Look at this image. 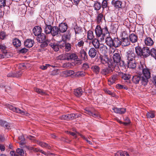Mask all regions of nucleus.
Segmentation results:
<instances>
[{
  "instance_id": "obj_3",
  "label": "nucleus",
  "mask_w": 156,
  "mask_h": 156,
  "mask_svg": "<svg viewBox=\"0 0 156 156\" xmlns=\"http://www.w3.org/2000/svg\"><path fill=\"white\" fill-rule=\"evenodd\" d=\"M138 68L140 71H142L143 75L145 78H150L151 73L149 69L147 68L144 63L141 62L139 65Z\"/></svg>"
},
{
  "instance_id": "obj_45",
  "label": "nucleus",
  "mask_w": 156,
  "mask_h": 156,
  "mask_svg": "<svg viewBox=\"0 0 156 156\" xmlns=\"http://www.w3.org/2000/svg\"><path fill=\"white\" fill-rule=\"evenodd\" d=\"M38 144L42 147H45L48 149L51 148L50 146L48 144L45 143L39 142H38Z\"/></svg>"
},
{
  "instance_id": "obj_44",
  "label": "nucleus",
  "mask_w": 156,
  "mask_h": 156,
  "mask_svg": "<svg viewBox=\"0 0 156 156\" xmlns=\"http://www.w3.org/2000/svg\"><path fill=\"white\" fill-rule=\"evenodd\" d=\"M94 7L95 10H98L101 8V4L100 2H96L94 4Z\"/></svg>"
},
{
  "instance_id": "obj_36",
  "label": "nucleus",
  "mask_w": 156,
  "mask_h": 156,
  "mask_svg": "<svg viewBox=\"0 0 156 156\" xmlns=\"http://www.w3.org/2000/svg\"><path fill=\"white\" fill-rule=\"evenodd\" d=\"M87 37L89 40H92L94 38L93 32L92 30H89L87 32Z\"/></svg>"
},
{
  "instance_id": "obj_19",
  "label": "nucleus",
  "mask_w": 156,
  "mask_h": 156,
  "mask_svg": "<svg viewBox=\"0 0 156 156\" xmlns=\"http://www.w3.org/2000/svg\"><path fill=\"white\" fill-rule=\"evenodd\" d=\"M103 34L106 36L105 42L106 41L107 38L111 37H110V34L108 31L107 27L106 26L104 28H102Z\"/></svg>"
},
{
  "instance_id": "obj_16",
  "label": "nucleus",
  "mask_w": 156,
  "mask_h": 156,
  "mask_svg": "<svg viewBox=\"0 0 156 156\" xmlns=\"http://www.w3.org/2000/svg\"><path fill=\"white\" fill-rule=\"evenodd\" d=\"M112 110L115 112L119 114L124 113L126 110V108H118L116 107L113 108Z\"/></svg>"
},
{
  "instance_id": "obj_23",
  "label": "nucleus",
  "mask_w": 156,
  "mask_h": 156,
  "mask_svg": "<svg viewBox=\"0 0 156 156\" xmlns=\"http://www.w3.org/2000/svg\"><path fill=\"white\" fill-rule=\"evenodd\" d=\"M49 46L55 51H58L59 49V47L58 43H50Z\"/></svg>"
},
{
  "instance_id": "obj_38",
  "label": "nucleus",
  "mask_w": 156,
  "mask_h": 156,
  "mask_svg": "<svg viewBox=\"0 0 156 156\" xmlns=\"http://www.w3.org/2000/svg\"><path fill=\"white\" fill-rule=\"evenodd\" d=\"M53 20L52 18L50 19L48 18L47 19L46 21H45L44 23L46 25L51 26L53 24Z\"/></svg>"
},
{
  "instance_id": "obj_56",
  "label": "nucleus",
  "mask_w": 156,
  "mask_h": 156,
  "mask_svg": "<svg viewBox=\"0 0 156 156\" xmlns=\"http://www.w3.org/2000/svg\"><path fill=\"white\" fill-rule=\"evenodd\" d=\"M82 69L84 70H88L89 68V64L87 63H83L82 65Z\"/></svg>"
},
{
  "instance_id": "obj_7",
  "label": "nucleus",
  "mask_w": 156,
  "mask_h": 156,
  "mask_svg": "<svg viewBox=\"0 0 156 156\" xmlns=\"http://www.w3.org/2000/svg\"><path fill=\"white\" fill-rule=\"evenodd\" d=\"M134 78V76L131 75L129 73H123L116 72L112 76V78Z\"/></svg>"
},
{
  "instance_id": "obj_48",
  "label": "nucleus",
  "mask_w": 156,
  "mask_h": 156,
  "mask_svg": "<svg viewBox=\"0 0 156 156\" xmlns=\"http://www.w3.org/2000/svg\"><path fill=\"white\" fill-rule=\"evenodd\" d=\"M64 48L66 51L67 52L71 50V44L66 42Z\"/></svg>"
},
{
  "instance_id": "obj_60",
  "label": "nucleus",
  "mask_w": 156,
  "mask_h": 156,
  "mask_svg": "<svg viewBox=\"0 0 156 156\" xmlns=\"http://www.w3.org/2000/svg\"><path fill=\"white\" fill-rule=\"evenodd\" d=\"M99 37H96L98 38V39L101 41H104L105 38V36L103 34L100 35Z\"/></svg>"
},
{
  "instance_id": "obj_4",
  "label": "nucleus",
  "mask_w": 156,
  "mask_h": 156,
  "mask_svg": "<svg viewBox=\"0 0 156 156\" xmlns=\"http://www.w3.org/2000/svg\"><path fill=\"white\" fill-rule=\"evenodd\" d=\"M100 58L101 62L105 66H108L109 68H112V67L115 66V63H113L112 60H109L108 58L106 56H100Z\"/></svg>"
},
{
  "instance_id": "obj_30",
  "label": "nucleus",
  "mask_w": 156,
  "mask_h": 156,
  "mask_svg": "<svg viewBox=\"0 0 156 156\" xmlns=\"http://www.w3.org/2000/svg\"><path fill=\"white\" fill-rule=\"evenodd\" d=\"M13 44L16 47H18L21 45V42L20 40L17 38H15L13 40Z\"/></svg>"
},
{
  "instance_id": "obj_2",
  "label": "nucleus",
  "mask_w": 156,
  "mask_h": 156,
  "mask_svg": "<svg viewBox=\"0 0 156 156\" xmlns=\"http://www.w3.org/2000/svg\"><path fill=\"white\" fill-rule=\"evenodd\" d=\"M106 44L110 47H118L121 45V43L120 39L118 37H115L112 39L111 37L107 38Z\"/></svg>"
},
{
  "instance_id": "obj_13",
  "label": "nucleus",
  "mask_w": 156,
  "mask_h": 156,
  "mask_svg": "<svg viewBox=\"0 0 156 156\" xmlns=\"http://www.w3.org/2000/svg\"><path fill=\"white\" fill-rule=\"evenodd\" d=\"M144 42L146 45L151 46L154 44L153 40L149 37H146L144 40Z\"/></svg>"
},
{
  "instance_id": "obj_1",
  "label": "nucleus",
  "mask_w": 156,
  "mask_h": 156,
  "mask_svg": "<svg viewBox=\"0 0 156 156\" xmlns=\"http://www.w3.org/2000/svg\"><path fill=\"white\" fill-rule=\"evenodd\" d=\"M135 50L136 53L138 56L147 58L150 55V48L144 46L141 48L140 47L137 46Z\"/></svg>"
},
{
  "instance_id": "obj_15",
  "label": "nucleus",
  "mask_w": 156,
  "mask_h": 156,
  "mask_svg": "<svg viewBox=\"0 0 156 156\" xmlns=\"http://www.w3.org/2000/svg\"><path fill=\"white\" fill-rule=\"evenodd\" d=\"M34 43V41L31 39H27L24 42V45L27 48L31 47Z\"/></svg>"
},
{
  "instance_id": "obj_6",
  "label": "nucleus",
  "mask_w": 156,
  "mask_h": 156,
  "mask_svg": "<svg viewBox=\"0 0 156 156\" xmlns=\"http://www.w3.org/2000/svg\"><path fill=\"white\" fill-rule=\"evenodd\" d=\"M112 57L113 59V62L115 63V66L112 67V68L116 69V70H119V68L118 64L121 59V56L119 53H114Z\"/></svg>"
},
{
  "instance_id": "obj_43",
  "label": "nucleus",
  "mask_w": 156,
  "mask_h": 156,
  "mask_svg": "<svg viewBox=\"0 0 156 156\" xmlns=\"http://www.w3.org/2000/svg\"><path fill=\"white\" fill-rule=\"evenodd\" d=\"M91 69L93 72L96 73H98L100 70V68L97 65L92 66L91 67Z\"/></svg>"
},
{
  "instance_id": "obj_39",
  "label": "nucleus",
  "mask_w": 156,
  "mask_h": 156,
  "mask_svg": "<svg viewBox=\"0 0 156 156\" xmlns=\"http://www.w3.org/2000/svg\"><path fill=\"white\" fill-rule=\"evenodd\" d=\"M52 27L51 26H47L45 25L44 28V32L46 34L51 33Z\"/></svg>"
},
{
  "instance_id": "obj_28",
  "label": "nucleus",
  "mask_w": 156,
  "mask_h": 156,
  "mask_svg": "<svg viewBox=\"0 0 156 156\" xmlns=\"http://www.w3.org/2000/svg\"><path fill=\"white\" fill-rule=\"evenodd\" d=\"M128 67L131 69H134L136 67V64L135 60L127 61Z\"/></svg>"
},
{
  "instance_id": "obj_59",
  "label": "nucleus",
  "mask_w": 156,
  "mask_h": 156,
  "mask_svg": "<svg viewBox=\"0 0 156 156\" xmlns=\"http://www.w3.org/2000/svg\"><path fill=\"white\" fill-rule=\"evenodd\" d=\"M6 5L5 0H0V7H4Z\"/></svg>"
},
{
  "instance_id": "obj_5",
  "label": "nucleus",
  "mask_w": 156,
  "mask_h": 156,
  "mask_svg": "<svg viewBox=\"0 0 156 156\" xmlns=\"http://www.w3.org/2000/svg\"><path fill=\"white\" fill-rule=\"evenodd\" d=\"M6 105L7 108L13 112L27 116H29L30 115V114L25 110H22L18 108L13 107L9 104H7Z\"/></svg>"
},
{
  "instance_id": "obj_58",
  "label": "nucleus",
  "mask_w": 156,
  "mask_h": 156,
  "mask_svg": "<svg viewBox=\"0 0 156 156\" xmlns=\"http://www.w3.org/2000/svg\"><path fill=\"white\" fill-rule=\"evenodd\" d=\"M0 125L2 126L7 127L8 126V123L5 121L0 120Z\"/></svg>"
},
{
  "instance_id": "obj_11",
  "label": "nucleus",
  "mask_w": 156,
  "mask_h": 156,
  "mask_svg": "<svg viewBox=\"0 0 156 156\" xmlns=\"http://www.w3.org/2000/svg\"><path fill=\"white\" fill-rule=\"evenodd\" d=\"M68 26L67 24L65 23H62L59 24L58 29L62 33L65 32L67 30Z\"/></svg>"
},
{
  "instance_id": "obj_10",
  "label": "nucleus",
  "mask_w": 156,
  "mask_h": 156,
  "mask_svg": "<svg viewBox=\"0 0 156 156\" xmlns=\"http://www.w3.org/2000/svg\"><path fill=\"white\" fill-rule=\"evenodd\" d=\"M121 45L122 46L126 47L130 44V41L128 37H122L121 41Z\"/></svg>"
},
{
  "instance_id": "obj_53",
  "label": "nucleus",
  "mask_w": 156,
  "mask_h": 156,
  "mask_svg": "<svg viewBox=\"0 0 156 156\" xmlns=\"http://www.w3.org/2000/svg\"><path fill=\"white\" fill-rule=\"evenodd\" d=\"M147 117L148 118H152L154 117V111H152L150 112H148L147 113Z\"/></svg>"
},
{
  "instance_id": "obj_55",
  "label": "nucleus",
  "mask_w": 156,
  "mask_h": 156,
  "mask_svg": "<svg viewBox=\"0 0 156 156\" xmlns=\"http://www.w3.org/2000/svg\"><path fill=\"white\" fill-rule=\"evenodd\" d=\"M81 115L79 114H71V120L73 119H74L78 118Z\"/></svg>"
},
{
  "instance_id": "obj_61",
  "label": "nucleus",
  "mask_w": 156,
  "mask_h": 156,
  "mask_svg": "<svg viewBox=\"0 0 156 156\" xmlns=\"http://www.w3.org/2000/svg\"><path fill=\"white\" fill-rule=\"evenodd\" d=\"M104 90L105 93H107L110 95H111L112 96H113L114 95V93L107 88L104 89Z\"/></svg>"
},
{
  "instance_id": "obj_33",
  "label": "nucleus",
  "mask_w": 156,
  "mask_h": 156,
  "mask_svg": "<svg viewBox=\"0 0 156 156\" xmlns=\"http://www.w3.org/2000/svg\"><path fill=\"white\" fill-rule=\"evenodd\" d=\"M112 4L116 8H121L122 6V2L119 1L117 0L115 2L112 1Z\"/></svg>"
},
{
  "instance_id": "obj_57",
  "label": "nucleus",
  "mask_w": 156,
  "mask_h": 156,
  "mask_svg": "<svg viewBox=\"0 0 156 156\" xmlns=\"http://www.w3.org/2000/svg\"><path fill=\"white\" fill-rule=\"evenodd\" d=\"M72 66V64L69 62L66 63L63 65V67L66 68H71Z\"/></svg>"
},
{
  "instance_id": "obj_8",
  "label": "nucleus",
  "mask_w": 156,
  "mask_h": 156,
  "mask_svg": "<svg viewBox=\"0 0 156 156\" xmlns=\"http://www.w3.org/2000/svg\"><path fill=\"white\" fill-rule=\"evenodd\" d=\"M84 112L92 116L94 118L99 117L100 116L98 115L97 112H94V110H91L89 108H86L85 109Z\"/></svg>"
},
{
  "instance_id": "obj_22",
  "label": "nucleus",
  "mask_w": 156,
  "mask_h": 156,
  "mask_svg": "<svg viewBox=\"0 0 156 156\" xmlns=\"http://www.w3.org/2000/svg\"><path fill=\"white\" fill-rule=\"evenodd\" d=\"M113 70H116V69L113 68H105L103 69L101 71V73L102 74L105 75L112 72Z\"/></svg>"
},
{
  "instance_id": "obj_62",
  "label": "nucleus",
  "mask_w": 156,
  "mask_h": 156,
  "mask_svg": "<svg viewBox=\"0 0 156 156\" xmlns=\"http://www.w3.org/2000/svg\"><path fill=\"white\" fill-rule=\"evenodd\" d=\"M115 79H108V84L111 85L115 83Z\"/></svg>"
},
{
  "instance_id": "obj_52",
  "label": "nucleus",
  "mask_w": 156,
  "mask_h": 156,
  "mask_svg": "<svg viewBox=\"0 0 156 156\" xmlns=\"http://www.w3.org/2000/svg\"><path fill=\"white\" fill-rule=\"evenodd\" d=\"M99 48L100 51L103 52L105 51V49L107 48V47L103 44H100Z\"/></svg>"
},
{
  "instance_id": "obj_26",
  "label": "nucleus",
  "mask_w": 156,
  "mask_h": 156,
  "mask_svg": "<svg viewBox=\"0 0 156 156\" xmlns=\"http://www.w3.org/2000/svg\"><path fill=\"white\" fill-rule=\"evenodd\" d=\"M80 52L81 57L84 60H86L88 59V55L84 49H81Z\"/></svg>"
},
{
  "instance_id": "obj_54",
  "label": "nucleus",
  "mask_w": 156,
  "mask_h": 156,
  "mask_svg": "<svg viewBox=\"0 0 156 156\" xmlns=\"http://www.w3.org/2000/svg\"><path fill=\"white\" fill-rule=\"evenodd\" d=\"M16 152L19 155L21 156H23L24 154V152L23 150L20 148H17L16 150Z\"/></svg>"
},
{
  "instance_id": "obj_37",
  "label": "nucleus",
  "mask_w": 156,
  "mask_h": 156,
  "mask_svg": "<svg viewBox=\"0 0 156 156\" xmlns=\"http://www.w3.org/2000/svg\"><path fill=\"white\" fill-rule=\"evenodd\" d=\"M56 59L59 60H67V53L65 54H62L57 57Z\"/></svg>"
},
{
  "instance_id": "obj_42",
  "label": "nucleus",
  "mask_w": 156,
  "mask_h": 156,
  "mask_svg": "<svg viewBox=\"0 0 156 156\" xmlns=\"http://www.w3.org/2000/svg\"><path fill=\"white\" fill-rule=\"evenodd\" d=\"M20 141L19 143L20 145H23L25 144V139L23 135H21L18 137Z\"/></svg>"
},
{
  "instance_id": "obj_50",
  "label": "nucleus",
  "mask_w": 156,
  "mask_h": 156,
  "mask_svg": "<svg viewBox=\"0 0 156 156\" xmlns=\"http://www.w3.org/2000/svg\"><path fill=\"white\" fill-rule=\"evenodd\" d=\"M6 48V47L4 44H0V49L1 50L3 53H7Z\"/></svg>"
},
{
  "instance_id": "obj_12",
  "label": "nucleus",
  "mask_w": 156,
  "mask_h": 156,
  "mask_svg": "<svg viewBox=\"0 0 156 156\" xmlns=\"http://www.w3.org/2000/svg\"><path fill=\"white\" fill-rule=\"evenodd\" d=\"M94 48H91L88 51V54L90 58H94L97 54V50Z\"/></svg>"
},
{
  "instance_id": "obj_46",
  "label": "nucleus",
  "mask_w": 156,
  "mask_h": 156,
  "mask_svg": "<svg viewBox=\"0 0 156 156\" xmlns=\"http://www.w3.org/2000/svg\"><path fill=\"white\" fill-rule=\"evenodd\" d=\"M103 17V16L101 13H99L98 14L97 19V22L100 24L101 23V20Z\"/></svg>"
},
{
  "instance_id": "obj_27",
  "label": "nucleus",
  "mask_w": 156,
  "mask_h": 156,
  "mask_svg": "<svg viewBox=\"0 0 156 156\" xmlns=\"http://www.w3.org/2000/svg\"><path fill=\"white\" fill-rule=\"evenodd\" d=\"M74 94L77 97H79L82 94L83 91L80 88L76 89L74 90Z\"/></svg>"
},
{
  "instance_id": "obj_31",
  "label": "nucleus",
  "mask_w": 156,
  "mask_h": 156,
  "mask_svg": "<svg viewBox=\"0 0 156 156\" xmlns=\"http://www.w3.org/2000/svg\"><path fill=\"white\" fill-rule=\"evenodd\" d=\"M71 38V35L69 33L64 34L62 36V40L66 42L69 41Z\"/></svg>"
},
{
  "instance_id": "obj_25",
  "label": "nucleus",
  "mask_w": 156,
  "mask_h": 156,
  "mask_svg": "<svg viewBox=\"0 0 156 156\" xmlns=\"http://www.w3.org/2000/svg\"><path fill=\"white\" fill-rule=\"evenodd\" d=\"M129 40L131 42L133 43L136 42L137 41V37L134 34H131L129 36Z\"/></svg>"
},
{
  "instance_id": "obj_41",
  "label": "nucleus",
  "mask_w": 156,
  "mask_h": 156,
  "mask_svg": "<svg viewBox=\"0 0 156 156\" xmlns=\"http://www.w3.org/2000/svg\"><path fill=\"white\" fill-rule=\"evenodd\" d=\"M34 90L37 93L41 95H44L45 94V93L42 90L37 88L34 87Z\"/></svg>"
},
{
  "instance_id": "obj_32",
  "label": "nucleus",
  "mask_w": 156,
  "mask_h": 156,
  "mask_svg": "<svg viewBox=\"0 0 156 156\" xmlns=\"http://www.w3.org/2000/svg\"><path fill=\"white\" fill-rule=\"evenodd\" d=\"M129 154L126 151L123 152L121 151L117 152L115 153V156H129Z\"/></svg>"
},
{
  "instance_id": "obj_40",
  "label": "nucleus",
  "mask_w": 156,
  "mask_h": 156,
  "mask_svg": "<svg viewBox=\"0 0 156 156\" xmlns=\"http://www.w3.org/2000/svg\"><path fill=\"white\" fill-rule=\"evenodd\" d=\"M156 59V49L153 48L150 50V55Z\"/></svg>"
},
{
  "instance_id": "obj_64",
  "label": "nucleus",
  "mask_w": 156,
  "mask_h": 156,
  "mask_svg": "<svg viewBox=\"0 0 156 156\" xmlns=\"http://www.w3.org/2000/svg\"><path fill=\"white\" fill-rule=\"evenodd\" d=\"M80 136L82 137L84 140H86V141L90 144H92V142H91L90 140H88L87 138L85 137L84 136H83V135L81 134H79Z\"/></svg>"
},
{
  "instance_id": "obj_18",
  "label": "nucleus",
  "mask_w": 156,
  "mask_h": 156,
  "mask_svg": "<svg viewBox=\"0 0 156 156\" xmlns=\"http://www.w3.org/2000/svg\"><path fill=\"white\" fill-rule=\"evenodd\" d=\"M95 33L96 37H99L103 34L102 29L99 25H97L95 29Z\"/></svg>"
},
{
  "instance_id": "obj_20",
  "label": "nucleus",
  "mask_w": 156,
  "mask_h": 156,
  "mask_svg": "<svg viewBox=\"0 0 156 156\" xmlns=\"http://www.w3.org/2000/svg\"><path fill=\"white\" fill-rule=\"evenodd\" d=\"M74 73V71L73 70H66L62 72V75L64 77H66L71 76Z\"/></svg>"
},
{
  "instance_id": "obj_51",
  "label": "nucleus",
  "mask_w": 156,
  "mask_h": 156,
  "mask_svg": "<svg viewBox=\"0 0 156 156\" xmlns=\"http://www.w3.org/2000/svg\"><path fill=\"white\" fill-rule=\"evenodd\" d=\"M7 35L5 33L4 31H1L0 32V39L3 40L5 39Z\"/></svg>"
},
{
  "instance_id": "obj_63",
  "label": "nucleus",
  "mask_w": 156,
  "mask_h": 156,
  "mask_svg": "<svg viewBox=\"0 0 156 156\" xmlns=\"http://www.w3.org/2000/svg\"><path fill=\"white\" fill-rule=\"evenodd\" d=\"M108 3L106 0H104L102 2V7L103 9L106 8L107 7Z\"/></svg>"
},
{
  "instance_id": "obj_35",
  "label": "nucleus",
  "mask_w": 156,
  "mask_h": 156,
  "mask_svg": "<svg viewBox=\"0 0 156 156\" xmlns=\"http://www.w3.org/2000/svg\"><path fill=\"white\" fill-rule=\"evenodd\" d=\"M85 73L83 71H79L76 72L75 73V77H83L85 76Z\"/></svg>"
},
{
  "instance_id": "obj_49",
  "label": "nucleus",
  "mask_w": 156,
  "mask_h": 156,
  "mask_svg": "<svg viewBox=\"0 0 156 156\" xmlns=\"http://www.w3.org/2000/svg\"><path fill=\"white\" fill-rule=\"evenodd\" d=\"M58 43L59 48L62 49L64 48L66 42L62 40V41H59Z\"/></svg>"
},
{
  "instance_id": "obj_17",
  "label": "nucleus",
  "mask_w": 156,
  "mask_h": 156,
  "mask_svg": "<svg viewBox=\"0 0 156 156\" xmlns=\"http://www.w3.org/2000/svg\"><path fill=\"white\" fill-rule=\"evenodd\" d=\"M37 39L38 42L40 43H42L45 41L46 37L44 34L41 33L37 35Z\"/></svg>"
},
{
  "instance_id": "obj_21",
  "label": "nucleus",
  "mask_w": 156,
  "mask_h": 156,
  "mask_svg": "<svg viewBox=\"0 0 156 156\" xmlns=\"http://www.w3.org/2000/svg\"><path fill=\"white\" fill-rule=\"evenodd\" d=\"M67 60H75L78 58L77 56L75 53H67Z\"/></svg>"
},
{
  "instance_id": "obj_9",
  "label": "nucleus",
  "mask_w": 156,
  "mask_h": 156,
  "mask_svg": "<svg viewBox=\"0 0 156 156\" xmlns=\"http://www.w3.org/2000/svg\"><path fill=\"white\" fill-rule=\"evenodd\" d=\"M126 57L127 61L135 60L134 58L135 57V55L133 51H129L126 52Z\"/></svg>"
},
{
  "instance_id": "obj_47",
  "label": "nucleus",
  "mask_w": 156,
  "mask_h": 156,
  "mask_svg": "<svg viewBox=\"0 0 156 156\" xmlns=\"http://www.w3.org/2000/svg\"><path fill=\"white\" fill-rule=\"evenodd\" d=\"M84 44V41L82 40L79 41L77 44H76V48H83Z\"/></svg>"
},
{
  "instance_id": "obj_24",
  "label": "nucleus",
  "mask_w": 156,
  "mask_h": 156,
  "mask_svg": "<svg viewBox=\"0 0 156 156\" xmlns=\"http://www.w3.org/2000/svg\"><path fill=\"white\" fill-rule=\"evenodd\" d=\"M59 30L57 27L54 26L52 27L51 33L53 36H55L58 34Z\"/></svg>"
},
{
  "instance_id": "obj_29",
  "label": "nucleus",
  "mask_w": 156,
  "mask_h": 156,
  "mask_svg": "<svg viewBox=\"0 0 156 156\" xmlns=\"http://www.w3.org/2000/svg\"><path fill=\"white\" fill-rule=\"evenodd\" d=\"M92 43L95 48L96 49L99 48L100 44L98 39L96 38L92 40Z\"/></svg>"
},
{
  "instance_id": "obj_14",
  "label": "nucleus",
  "mask_w": 156,
  "mask_h": 156,
  "mask_svg": "<svg viewBox=\"0 0 156 156\" xmlns=\"http://www.w3.org/2000/svg\"><path fill=\"white\" fill-rule=\"evenodd\" d=\"M33 31L34 35L37 36L41 33L42 29L39 26H36L33 29Z\"/></svg>"
},
{
  "instance_id": "obj_34",
  "label": "nucleus",
  "mask_w": 156,
  "mask_h": 156,
  "mask_svg": "<svg viewBox=\"0 0 156 156\" xmlns=\"http://www.w3.org/2000/svg\"><path fill=\"white\" fill-rule=\"evenodd\" d=\"M21 73L20 72H19L18 73L13 74V73L11 72L9 73L7 75V77H20Z\"/></svg>"
}]
</instances>
